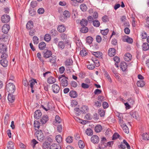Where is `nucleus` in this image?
<instances>
[{
	"label": "nucleus",
	"mask_w": 149,
	"mask_h": 149,
	"mask_svg": "<svg viewBox=\"0 0 149 149\" xmlns=\"http://www.w3.org/2000/svg\"><path fill=\"white\" fill-rule=\"evenodd\" d=\"M6 89L9 93H13L15 90V87L12 83H8L6 86Z\"/></svg>",
	"instance_id": "nucleus-1"
},
{
	"label": "nucleus",
	"mask_w": 149,
	"mask_h": 149,
	"mask_svg": "<svg viewBox=\"0 0 149 149\" xmlns=\"http://www.w3.org/2000/svg\"><path fill=\"white\" fill-rule=\"evenodd\" d=\"M36 134L38 139L40 141H42L44 139L42 131H36Z\"/></svg>",
	"instance_id": "nucleus-2"
},
{
	"label": "nucleus",
	"mask_w": 149,
	"mask_h": 149,
	"mask_svg": "<svg viewBox=\"0 0 149 149\" xmlns=\"http://www.w3.org/2000/svg\"><path fill=\"white\" fill-rule=\"evenodd\" d=\"M29 83H30L29 85L30 86V87L31 88V92L33 93L34 92V90H35V87L34 86V85H35V83H37V82L36 79H33L30 80Z\"/></svg>",
	"instance_id": "nucleus-3"
},
{
	"label": "nucleus",
	"mask_w": 149,
	"mask_h": 149,
	"mask_svg": "<svg viewBox=\"0 0 149 149\" xmlns=\"http://www.w3.org/2000/svg\"><path fill=\"white\" fill-rule=\"evenodd\" d=\"M68 77H65L63 78L60 80V84L63 87L67 86L68 84Z\"/></svg>",
	"instance_id": "nucleus-4"
},
{
	"label": "nucleus",
	"mask_w": 149,
	"mask_h": 149,
	"mask_svg": "<svg viewBox=\"0 0 149 149\" xmlns=\"http://www.w3.org/2000/svg\"><path fill=\"white\" fill-rule=\"evenodd\" d=\"M1 21L4 23H7L9 22L10 17L9 16L7 15H4L1 17Z\"/></svg>",
	"instance_id": "nucleus-5"
},
{
	"label": "nucleus",
	"mask_w": 149,
	"mask_h": 149,
	"mask_svg": "<svg viewBox=\"0 0 149 149\" xmlns=\"http://www.w3.org/2000/svg\"><path fill=\"white\" fill-rule=\"evenodd\" d=\"M91 140L93 143L97 144L99 141V138L97 136L93 135L91 136Z\"/></svg>",
	"instance_id": "nucleus-6"
},
{
	"label": "nucleus",
	"mask_w": 149,
	"mask_h": 149,
	"mask_svg": "<svg viewBox=\"0 0 149 149\" xmlns=\"http://www.w3.org/2000/svg\"><path fill=\"white\" fill-rule=\"evenodd\" d=\"M52 89L54 93H57L59 92L60 88L57 84H54L52 86Z\"/></svg>",
	"instance_id": "nucleus-7"
},
{
	"label": "nucleus",
	"mask_w": 149,
	"mask_h": 149,
	"mask_svg": "<svg viewBox=\"0 0 149 149\" xmlns=\"http://www.w3.org/2000/svg\"><path fill=\"white\" fill-rule=\"evenodd\" d=\"M34 118L36 119H39L41 116L42 115V113L40 110H37L34 112Z\"/></svg>",
	"instance_id": "nucleus-8"
},
{
	"label": "nucleus",
	"mask_w": 149,
	"mask_h": 149,
	"mask_svg": "<svg viewBox=\"0 0 149 149\" xmlns=\"http://www.w3.org/2000/svg\"><path fill=\"white\" fill-rule=\"evenodd\" d=\"M10 29V26L8 24H5L3 26L2 30L3 33H7Z\"/></svg>",
	"instance_id": "nucleus-9"
},
{
	"label": "nucleus",
	"mask_w": 149,
	"mask_h": 149,
	"mask_svg": "<svg viewBox=\"0 0 149 149\" xmlns=\"http://www.w3.org/2000/svg\"><path fill=\"white\" fill-rule=\"evenodd\" d=\"M7 47L6 45L3 43L0 44V53H1L7 52Z\"/></svg>",
	"instance_id": "nucleus-10"
},
{
	"label": "nucleus",
	"mask_w": 149,
	"mask_h": 149,
	"mask_svg": "<svg viewBox=\"0 0 149 149\" xmlns=\"http://www.w3.org/2000/svg\"><path fill=\"white\" fill-rule=\"evenodd\" d=\"M45 52H43V56L45 58H48L50 57L52 54V53L51 51L48 50H45Z\"/></svg>",
	"instance_id": "nucleus-11"
},
{
	"label": "nucleus",
	"mask_w": 149,
	"mask_h": 149,
	"mask_svg": "<svg viewBox=\"0 0 149 149\" xmlns=\"http://www.w3.org/2000/svg\"><path fill=\"white\" fill-rule=\"evenodd\" d=\"M48 120V117L47 115H44L42 118L40 119V122L42 124H45L46 123Z\"/></svg>",
	"instance_id": "nucleus-12"
},
{
	"label": "nucleus",
	"mask_w": 149,
	"mask_h": 149,
	"mask_svg": "<svg viewBox=\"0 0 149 149\" xmlns=\"http://www.w3.org/2000/svg\"><path fill=\"white\" fill-rule=\"evenodd\" d=\"M116 53V50L114 48H111L109 49L108 54L109 56H113L115 55Z\"/></svg>",
	"instance_id": "nucleus-13"
},
{
	"label": "nucleus",
	"mask_w": 149,
	"mask_h": 149,
	"mask_svg": "<svg viewBox=\"0 0 149 149\" xmlns=\"http://www.w3.org/2000/svg\"><path fill=\"white\" fill-rule=\"evenodd\" d=\"M120 68L123 71H125L127 68V64L125 62H121L120 65Z\"/></svg>",
	"instance_id": "nucleus-14"
},
{
	"label": "nucleus",
	"mask_w": 149,
	"mask_h": 149,
	"mask_svg": "<svg viewBox=\"0 0 149 149\" xmlns=\"http://www.w3.org/2000/svg\"><path fill=\"white\" fill-rule=\"evenodd\" d=\"M0 63L4 67H6L8 64V62L6 59H2L0 61Z\"/></svg>",
	"instance_id": "nucleus-15"
},
{
	"label": "nucleus",
	"mask_w": 149,
	"mask_h": 149,
	"mask_svg": "<svg viewBox=\"0 0 149 149\" xmlns=\"http://www.w3.org/2000/svg\"><path fill=\"white\" fill-rule=\"evenodd\" d=\"M33 26V22L32 21H29L26 25V29L28 30L31 29Z\"/></svg>",
	"instance_id": "nucleus-16"
},
{
	"label": "nucleus",
	"mask_w": 149,
	"mask_h": 149,
	"mask_svg": "<svg viewBox=\"0 0 149 149\" xmlns=\"http://www.w3.org/2000/svg\"><path fill=\"white\" fill-rule=\"evenodd\" d=\"M12 94L8 93V100L11 103L13 102L15 99V96L13 95Z\"/></svg>",
	"instance_id": "nucleus-17"
},
{
	"label": "nucleus",
	"mask_w": 149,
	"mask_h": 149,
	"mask_svg": "<svg viewBox=\"0 0 149 149\" xmlns=\"http://www.w3.org/2000/svg\"><path fill=\"white\" fill-rule=\"evenodd\" d=\"M56 79L53 77H50L47 79V82L49 84H52L55 82Z\"/></svg>",
	"instance_id": "nucleus-18"
},
{
	"label": "nucleus",
	"mask_w": 149,
	"mask_h": 149,
	"mask_svg": "<svg viewBox=\"0 0 149 149\" xmlns=\"http://www.w3.org/2000/svg\"><path fill=\"white\" fill-rule=\"evenodd\" d=\"M130 114L132 117L137 119L139 115L137 112L134 111H132L130 112Z\"/></svg>",
	"instance_id": "nucleus-19"
},
{
	"label": "nucleus",
	"mask_w": 149,
	"mask_h": 149,
	"mask_svg": "<svg viewBox=\"0 0 149 149\" xmlns=\"http://www.w3.org/2000/svg\"><path fill=\"white\" fill-rule=\"evenodd\" d=\"M132 57V55L130 53H128L125 54L124 58L125 61H129L131 60Z\"/></svg>",
	"instance_id": "nucleus-20"
},
{
	"label": "nucleus",
	"mask_w": 149,
	"mask_h": 149,
	"mask_svg": "<svg viewBox=\"0 0 149 149\" xmlns=\"http://www.w3.org/2000/svg\"><path fill=\"white\" fill-rule=\"evenodd\" d=\"M61 148V146L58 144L53 143L50 146L49 149H59Z\"/></svg>",
	"instance_id": "nucleus-21"
},
{
	"label": "nucleus",
	"mask_w": 149,
	"mask_h": 149,
	"mask_svg": "<svg viewBox=\"0 0 149 149\" xmlns=\"http://www.w3.org/2000/svg\"><path fill=\"white\" fill-rule=\"evenodd\" d=\"M69 95L72 98H75L77 97V94L76 91L72 90L70 91Z\"/></svg>",
	"instance_id": "nucleus-22"
},
{
	"label": "nucleus",
	"mask_w": 149,
	"mask_h": 149,
	"mask_svg": "<svg viewBox=\"0 0 149 149\" xmlns=\"http://www.w3.org/2000/svg\"><path fill=\"white\" fill-rule=\"evenodd\" d=\"M142 136L143 140H149V132H148L143 133Z\"/></svg>",
	"instance_id": "nucleus-23"
},
{
	"label": "nucleus",
	"mask_w": 149,
	"mask_h": 149,
	"mask_svg": "<svg viewBox=\"0 0 149 149\" xmlns=\"http://www.w3.org/2000/svg\"><path fill=\"white\" fill-rule=\"evenodd\" d=\"M58 31L60 32H64L65 31L66 29L65 27L63 25L59 26L57 28Z\"/></svg>",
	"instance_id": "nucleus-24"
},
{
	"label": "nucleus",
	"mask_w": 149,
	"mask_h": 149,
	"mask_svg": "<svg viewBox=\"0 0 149 149\" xmlns=\"http://www.w3.org/2000/svg\"><path fill=\"white\" fill-rule=\"evenodd\" d=\"M106 141V139L105 137H104L102 138L101 143H100L98 145V147L100 149H103L104 148L102 145L104 144V143L103 141Z\"/></svg>",
	"instance_id": "nucleus-25"
},
{
	"label": "nucleus",
	"mask_w": 149,
	"mask_h": 149,
	"mask_svg": "<svg viewBox=\"0 0 149 149\" xmlns=\"http://www.w3.org/2000/svg\"><path fill=\"white\" fill-rule=\"evenodd\" d=\"M29 13L31 16H33L35 15L36 12V10L33 8H30L28 10Z\"/></svg>",
	"instance_id": "nucleus-26"
},
{
	"label": "nucleus",
	"mask_w": 149,
	"mask_h": 149,
	"mask_svg": "<svg viewBox=\"0 0 149 149\" xmlns=\"http://www.w3.org/2000/svg\"><path fill=\"white\" fill-rule=\"evenodd\" d=\"M137 85L138 87H142L145 85V83L143 80L139 81H137Z\"/></svg>",
	"instance_id": "nucleus-27"
},
{
	"label": "nucleus",
	"mask_w": 149,
	"mask_h": 149,
	"mask_svg": "<svg viewBox=\"0 0 149 149\" xmlns=\"http://www.w3.org/2000/svg\"><path fill=\"white\" fill-rule=\"evenodd\" d=\"M143 50L144 51H147L149 49V45L147 43H144L142 46Z\"/></svg>",
	"instance_id": "nucleus-28"
},
{
	"label": "nucleus",
	"mask_w": 149,
	"mask_h": 149,
	"mask_svg": "<svg viewBox=\"0 0 149 149\" xmlns=\"http://www.w3.org/2000/svg\"><path fill=\"white\" fill-rule=\"evenodd\" d=\"M50 144L48 142L45 141L43 143L42 147L45 149H49Z\"/></svg>",
	"instance_id": "nucleus-29"
},
{
	"label": "nucleus",
	"mask_w": 149,
	"mask_h": 149,
	"mask_svg": "<svg viewBox=\"0 0 149 149\" xmlns=\"http://www.w3.org/2000/svg\"><path fill=\"white\" fill-rule=\"evenodd\" d=\"M80 7L81 10L84 12L86 11L87 9L86 5L84 3H83L80 5Z\"/></svg>",
	"instance_id": "nucleus-30"
},
{
	"label": "nucleus",
	"mask_w": 149,
	"mask_h": 149,
	"mask_svg": "<svg viewBox=\"0 0 149 149\" xmlns=\"http://www.w3.org/2000/svg\"><path fill=\"white\" fill-rule=\"evenodd\" d=\"M58 47L59 48L61 49V50L63 49L65 47L64 43L62 41H59L58 43Z\"/></svg>",
	"instance_id": "nucleus-31"
},
{
	"label": "nucleus",
	"mask_w": 149,
	"mask_h": 149,
	"mask_svg": "<svg viewBox=\"0 0 149 149\" xmlns=\"http://www.w3.org/2000/svg\"><path fill=\"white\" fill-rule=\"evenodd\" d=\"M73 61L71 59H68L65 62V65L66 66H70L72 65Z\"/></svg>",
	"instance_id": "nucleus-32"
},
{
	"label": "nucleus",
	"mask_w": 149,
	"mask_h": 149,
	"mask_svg": "<svg viewBox=\"0 0 149 149\" xmlns=\"http://www.w3.org/2000/svg\"><path fill=\"white\" fill-rule=\"evenodd\" d=\"M73 140V137L71 136H68L65 139L66 142L69 143H72Z\"/></svg>",
	"instance_id": "nucleus-33"
},
{
	"label": "nucleus",
	"mask_w": 149,
	"mask_h": 149,
	"mask_svg": "<svg viewBox=\"0 0 149 149\" xmlns=\"http://www.w3.org/2000/svg\"><path fill=\"white\" fill-rule=\"evenodd\" d=\"M46 46V44L44 42H40L38 45L39 48L40 50H43L44 49Z\"/></svg>",
	"instance_id": "nucleus-34"
},
{
	"label": "nucleus",
	"mask_w": 149,
	"mask_h": 149,
	"mask_svg": "<svg viewBox=\"0 0 149 149\" xmlns=\"http://www.w3.org/2000/svg\"><path fill=\"white\" fill-rule=\"evenodd\" d=\"M56 140L58 143H61L62 141V138L61 135H56Z\"/></svg>",
	"instance_id": "nucleus-35"
},
{
	"label": "nucleus",
	"mask_w": 149,
	"mask_h": 149,
	"mask_svg": "<svg viewBox=\"0 0 149 149\" xmlns=\"http://www.w3.org/2000/svg\"><path fill=\"white\" fill-rule=\"evenodd\" d=\"M92 54L94 55L96 57L98 58L100 57L102 55V53H100L99 52H92Z\"/></svg>",
	"instance_id": "nucleus-36"
},
{
	"label": "nucleus",
	"mask_w": 149,
	"mask_h": 149,
	"mask_svg": "<svg viewBox=\"0 0 149 149\" xmlns=\"http://www.w3.org/2000/svg\"><path fill=\"white\" fill-rule=\"evenodd\" d=\"M14 143L11 141H9L8 143L7 148L8 149H13L14 147Z\"/></svg>",
	"instance_id": "nucleus-37"
},
{
	"label": "nucleus",
	"mask_w": 149,
	"mask_h": 149,
	"mask_svg": "<svg viewBox=\"0 0 149 149\" xmlns=\"http://www.w3.org/2000/svg\"><path fill=\"white\" fill-rule=\"evenodd\" d=\"M88 28L85 26H82L80 29V31L81 32L84 33H86L88 31Z\"/></svg>",
	"instance_id": "nucleus-38"
},
{
	"label": "nucleus",
	"mask_w": 149,
	"mask_h": 149,
	"mask_svg": "<svg viewBox=\"0 0 149 149\" xmlns=\"http://www.w3.org/2000/svg\"><path fill=\"white\" fill-rule=\"evenodd\" d=\"M79 54L82 57L85 56L88 54L87 51L85 49H83L80 51Z\"/></svg>",
	"instance_id": "nucleus-39"
},
{
	"label": "nucleus",
	"mask_w": 149,
	"mask_h": 149,
	"mask_svg": "<svg viewBox=\"0 0 149 149\" xmlns=\"http://www.w3.org/2000/svg\"><path fill=\"white\" fill-rule=\"evenodd\" d=\"M40 124L39 122L38 121H35L34 123V126L35 128V130H37L36 128L38 129L40 126Z\"/></svg>",
	"instance_id": "nucleus-40"
},
{
	"label": "nucleus",
	"mask_w": 149,
	"mask_h": 149,
	"mask_svg": "<svg viewBox=\"0 0 149 149\" xmlns=\"http://www.w3.org/2000/svg\"><path fill=\"white\" fill-rule=\"evenodd\" d=\"M80 24L82 26H86L87 24L88 21L86 19H82L80 22Z\"/></svg>",
	"instance_id": "nucleus-41"
},
{
	"label": "nucleus",
	"mask_w": 149,
	"mask_h": 149,
	"mask_svg": "<svg viewBox=\"0 0 149 149\" xmlns=\"http://www.w3.org/2000/svg\"><path fill=\"white\" fill-rule=\"evenodd\" d=\"M63 15L66 18L69 17L70 15V12L68 10H65L63 12Z\"/></svg>",
	"instance_id": "nucleus-42"
},
{
	"label": "nucleus",
	"mask_w": 149,
	"mask_h": 149,
	"mask_svg": "<svg viewBox=\"0 0 149 149\" xmlns=\"http://www.w3.org/2000/svg\"><path fill=\"white\" fill-rule=\"evenodd\" d=\"M120 126L121 128L124 130H128V128L126 124L125 123H120Z\"/></svg>",
	"instance_id": "nucleus-43"
},
{
	"label": "nucleus",
	"mask_w": 149,
	"mask_h": 149,
	"mask_svg": "<svg viewBox=\"0 0 149 149\" xmlns=\"http://www.w3.org/2000/svg\"><path fill=\"white\" fill-rule=\"evenodd\" d=\"M93 25L96 27H98L100 25V22L97 20H95L93 21Z\"/></svg>",
	"instance_id": "nucleus-44"
},
{
	"label": "nucleus",
	"mask_w": 149,
	"mask_h": 149,
	"mask_svg": "<svg viewBox=\"0 0 149 149\" xmlns=\"http://www.w3.org/2000/svg\"><path fill=\"white\" fill-rule=\"evenodd\" d=\"M109 32V29H107L104 30H101L100 31L101 33L104 36H106L108 33Z\"/></svg>",
	"instance_id": "nucleus-45"
},
{
	"label": "nucleus",
	"mask_w": 149,
	"mask_h": 149,
	"mask_svg": "<svg viewBox=\"0 0 149 149\" xmlns=\"http://www.w3.org/2000/svg\"><path fill=\"white\" fill-rule=\"evenodd\" d=\"M93 38L91 36H88L86 38V42L89 44H91L93 41Z\"/></svg>",
	"instance_id": "nucleus-46"
},
{
	"label": "nucleus",
	"mask_w": 149,
	"mask_h": 149,
	"mask_svg": "<svg viewBox=\"0 0 149 149\" xmlns=\"http://www.w3.org/2000/svg\"><path fill=\"white\" fill-rule=\"evenodd\" d=\"M78 145L79 147L81 148H83L85 146L84 142L81 140H80L78 142Z\"/></svg>",
	"instance_id": "nucleus-47"
},
{
	"label": "nucleus",
	"mask_w": 149,
	"mask_h": 149,
	"mask_svg": "<svg viewBox=\"0 0 149 149\" xmlns=\"http://www.w3.org/2000/svg\"><path fill=\"white\" fill-rule=\"evenodd\" d=\"M120 135L117 133H115L112 137V140H115L119 138Z\"/></svg>",
	"instance_id": "nucleus-48"
},
{
	"label": "nucleus",
	"mask_w": 149,
	"mask_h": 149,
	"mask_svg": "<svg viewBox=\"0 0 149 149\" xmlns=\"http://www.w3.org/2000/svg\"><path fill=\"white\" fill-rule=\"evenodd\" d=\"M33 40L34 44H37L39 42V39L36 36H34L33 38Z\"/></svg>",
	"instance_id": "nucleus-49"
},
{
	"label": "nucleus",
	"mask_w": 149,
	"mask_h": 149,
	"mask_svg": "<svg viewBox=\"0 0 149 149\" xmlns=\"http://www.w3.org/2000/svg\"><path fill=\"white\" fill-rule=\"evenodd\" d=\"M45 40L47 42H49L50 40L51 36L48 34H45L44 38Z\"/></svg>",
	"instance_id": "nucleus-50"
},
{
	"label": "nucleus",
	"mask_w": 149,
	"mask_h": 149,
	"mask_svg": "<svg viewBox=\"0 0 149 149\" xmlns=\"http://www.w3.org/2000/svg\"><path fill=\"white\" fill-rule=\"evenodd\" d=\"M37 3L36 1H32L31 2L30 5L33 8L36 7L37 6Z\"/></svg>",
	"instance_id": "nucleus-51"
},
{
	"label": "nucleus",
	"mask_w": 149,
	"mask_h": 149,
	"mask_svg": "<svg viewBox=\"0 0 149 149\" xmlns=\"http://www.w3.org/2000/svg\"><path fill=\"white\" fill-rule=\"evenodd\" d=\"M60 37L61 39L63 40H67L68 38L67 35L64 33H62L61 34Z\"/></svg>",
	"instance_id": "nucleus-52"
},
{
	"label": "nucleus",
	"mask_w": 149,
	"mask_h": 149,
	"mask_svg": "<svg viewBox=\"0 0 149 149\" xmlns=\"http://www.w3.org/2000/svg\"><path fill=\"white\" fill-rule=\"evenodd\" d=\"M98 112L99 114L101 117L104 116V115L105 112L103 110L99 109L98 110Z\"/></svg>",
	"instance_id": "nucleus-53"
},
{
	"label": "nucleus",
	"mask_w": 149,
	"mask_h": 149,
	"mask_svg": "<svg viewBox=\"0 0 149 149\" xmlns=\"http://www.w3.org/2000/svg\"><path fill=\"white\" fill-rule=\"evenodd\" d=\"M95 67V65L94 64H89L87 65V68L89 70H92Z\"/></svg>",
	"instance_id": "nucleus-54"
},
{
	"label": "nucleus",
	"mask_w": 149,
	"mask_h": 149,
	"mask_svg": "<svg viewBox=\"0 0 149 149\" xmlns=\"http://www.w3.org/2000/svg\"><path fill=\"white\" fill-rule=\"evenodd\" d=\"M45 11L44 9L42 8H39L38 10V13L39 14H43Z\"/></svg>",
	"instance_id": "nucleus-55"
},
{
	"label": "nucleus",
	"mask_w": 149,
	"mask_h": 149,
	"mask_svg": "<svg viewBox=\"0 0 149 149\" xmlns=\"http://www.w3.org/2000/svg\"><path fill=\"white\" fill-rule=\"evenodd\" d=\"M126 41L129 43H132L133 42V40L131 38L127 36L125 39Z\"/></svg>",
	"instance_id": "nucleus-56"
},
{
	"label": "nucleus",
	"mask_w": 149,
	"mask_h": 149,
	"mask_svg": "<svg viewBox=\"0 0 149 149\" xmlns=\"http://www.w3.org/2000/svg\"><path fill=\"white\" fill-rule=\"evenodd\" d=\"M7 52H5L3 53L1 56V58L2 59H6L8 57V55L6 53Z\"/></svg>",
	"instance_id": "nucleus-57"
},
{
	"label": "nucleus",
	"mask_w": 149,
	"mask_h": 149,
	"mask_svg": "<svg viewBox=\"0 0 149 149\" xmlns=\"http://www.w3.org/2000/svg\"><path fill=\"white\" fill-rule=\"evenodd\" d=\"M102 129V126L100 125H96L95 127V130H101Z\"/></svg>",
	"instance_id": "nucleus-58"
},
{
	"label": "nucleus",
	"mask_w": 149,
	"mask_h": 149,
	"mask_svg": "<svg viewBox=\"0 0 149 149\" xmlns=\"http://www.w3.org/2000/svg\"><path fill=\"white\" fill-rule=\"evenodd\" d=\"M145 26L149 29V17H148L146 19V21L145 24Z\"/></svg>",
	"instance_id": "nucleus-59"
},
{
	"label": "nucleus",
	"mask_w": 149,
	"mask_h": 149,
	"mask_svg": "<svg viewBox=\"0 0 149 149\" xmlns=\"http://www.w3.org/2000/svg\"><path fill=\"white\" fill-rule=\"evenodd\" d=\"M55 119L56 123H59L61 122V120L58 115H57L56 116Z\"/></svg>",
	"instance_id": "nucleus-60"
},
{
	"label": "nucleus",
	"mask_w": 149,
	"mask_h": 149,
	"mask_svg": "<svg viewBox=\"0 0 149 149\" xmlns=\"http://www.w3.org/2000/svg\"><path fill=\"white\" fill-rule=\"evenodd\" d=\"M102 20L104 22H106L109 21V19L106 15L102 17Z\"/></svg>",
	"instance_id": "nucleus-61"
},
{
	"label": "nucleus",
	"mask_w": 149,
	"mask_h": 149,
	"mask_svg": "<svg viewBox=\"0 0 149 149\" xmlns=\"http://www.w3.org/2000/svg\"><path fill=\"white\" fill-rule=\"evenodd\" d=\"M81 86L84 89L88 88L89 87L88 85L83 83L81 84Z\"/></svg>",
	"instance_id": "nucleus-62"
},
{
	"label": "nucleus",
	"mask_w": 149,
	"mask_h": 149,
	"mask_svg": "<svg viewBox=\"0 0 149 149\" xmlns=\"http://www.w3.org/2000/svg\"><path fill=\"white\" fill-rule=\"evenodd\" d=\"M113 60L115 61V63H118L120 61V58L117 56H115L113 58Z\"/></svg>",
	"instance_id": "nucleus-63"
},
{
	"label": "nucleus",
	"mask_w": 149,
	"mask_h": 149,
	"mask_svg": "<svg viewBox=\"0 0 149 149\" xmlns=\"http://www.w3.org/2000/svg\"><path fill=\"white\" fill-rule=\"evenodd\" d=\"M142 38L143 39H144L146 38L147 36V33L144 32H142L141 34Z\"/></svg>",
	"instance_id": "nucleus-64"
}]
</instances>
